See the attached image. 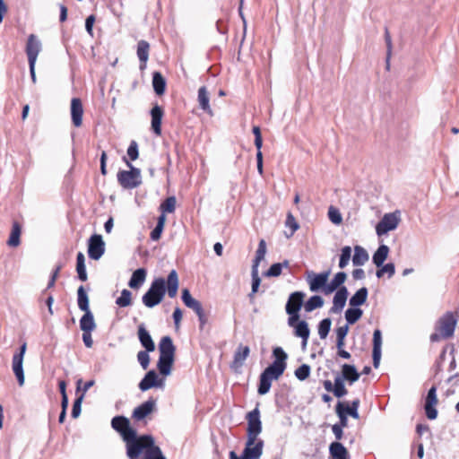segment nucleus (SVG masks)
<instances>
[{
	"label": "nucleus",
	"mask_w": 459,
	"mask_h": 459,
	"mask_svg": "<svg viewBox=\"0 0 459 459\" xmlns=\"http://www.w3.org/2000/svg\"><path fill=\"white\" fill-rule=\"evenodd\" d=\"M456 319L452 312L445 313L437 322L436 331L430 335L431 342H438L441 338L448 339L454 335Z\"/></svg>",
	"instance_id": "4"
},
{
	"label": "nucleus",
	"mask_w": 459,
	"mask_h": 459,
	"mask_svg": "<svg viewBox=\"0 0 459 459\" xmlns=\"http://www.w3.org/2000/svg\"><path fill=\"white\" fill-rule=\"evenodd\" d=\"M363 311L359 307H351L345 311L346 325L355 324L362 316Z\"/></svg>",
	"instance_id": "43"
},
{
	"label": "nucleus",
	"mask_w": 459,
	"mask_h": 459,
	"mask_svg": "<svg viewBox=\"0 0 459 459\" xmlns=\"http://www.w3.org/2000/svg\"><path fill=\"white\" fill-rule=\"evenodd\" d=\"M324 305V299L321 296L314 295L310 297L304 304V309L306 312H312L313 310L322 307Z\"/></svg>",
	"instance_id": "41"
},
{
	"label": "nucleus",
	"mask_w": 459,
	"mask_h": 459,
	"mask_svg": "<svg viewBox=\"0 0 459 459\" xmlns=\"http://www.w3.org/2000/svg\"><path fill=\"white\" fill-rule=\"evenodd\" d=\"M116 304L120 307H126L132 305V293L130 290L124 289L120 297L116 299Z\"/></svg>",
	"instance_id": "47"
},
{
	"label": "nucleus",
	"mask_w": 459,
	"mask_h": 459,
	"mask_svg": "<svg viewBox=\"0 0 459 459\" xmlns=\"http://www.w3.org/2000/svg\"><path fill=\"white\" fill-rule=\"evenodd\" d=\"M183 303L189 308H191L196 315L200 314L204 310L200 301L194 299L187 289L182 290L181 296Z\"/></svg>",
	"instance_id": "25"
},
{
	"label": "nucleus",
	"mask_w": 459,
	"mask_h": 459,
	"mask_svg": "<svg viewBox=\"0 0 459 459\" xmlns=\"http://www.w3.org/2000/svg\"><path fill=\"white\" fill-rule=\"evenodd\" d=\"M285 225L286 227L290 229V236H292L294 232L299 228V223L297 222L295 217L292 215L291 212H288L285 221Z\"/></svg>",
	"instance_id": "57"
},
{
	"label": "nucleus",
	"mask_w": 459,
	"mask_h": 459,
	"mask_svg": "<svg viewBox=\"0 0 459 459\" xmlns=\"http://www.w3.org/2000/svg\"><path fill=\"white\" fill-rule=\"evenodd\" d=\"M127 155L130 159V160H137L139 156V151H138V144L136 141L133 140L130 142V144L127 148Z\"/></svg>",
	"instance_id": "60"
},
{
	"label": "nucleus",
	"mask_w": 459,
	"mask_h": 459,
	"mask_svg": "<svg viewBox=\"0 0 459 459\" xmlns=\"http://www.w3.org/2000/svg\"><path fill=\"white\" fill-rule=\"evenodd\" d=\"M328 276L329 272H324L317 274H316L313 272H308L307 276V281L309 285V290L312 292H316L319 290H322L324 291L326 286Z\"/></svg>",
	"instance_id": "12"
},
{
	"label": "nucleus",
	"mask_w": 459,
	"mask_h": 459,
	"mask_svg": "<svg viewBox=\"0 0 459 459\" xmlns=\"http://www.w3.org/2000/svg\"><path fill=\"white\" fill-rule=\"evenodd\" d=\"M385 44H386V48H387V51H386V68L389 69V59L391 57V53H392V39H391V36H390V33H389V30L387 28L385 29Z\"/></svg>",
	"instance_id": "61"
},
{
	"label": "nucleus",
	"mask_w": 459,
	"mask_h": 459,
	"mask_svg": "<svg viewBox=\"0 0 459 459\" xmlns=\"http://www.w3.org/2000/svg\"><path fill=\"white\" fill-rule=\"evenodd\" d=\"M150 44L146 40H140L137 44V56L141 62L140 68H145L149 58Z\"/></svg>",
	"instance_id": "31"
},
{
	"label": "nucleus",
	"mask_w": 459,
	"mask_h": 459,
	"mask_svg": "<svg viewBox=\"0 0 459 459\" xmlns=\"http://www.w3.org/2000/svg\"><path fill=\"white\" fill-rule=\"evenodd\" d=\"M143 459H166V457L163 455L160 448L155 446L149 451H145Z\"/></svg>",
	"instance_id": "55"
},
{
	"label": "nucleus",
	"mask_w": 459,
	"mask_h": 459,
	"mask_svg": "<svg viewBox=\"0 0 459 459\" xmlns=\"http://www.w3.org/2000/svg\"><path fill=\"white\" fill-rule=\"evenodd\" d=\"M82 399H83V394H81L79 397H77L73 404L71 415L74 419H76L77 417H79V415L81 413V411H82L81 406H82Z\"/></svg>",
	"instance_id": "62"
},
{
	"label": "nucleus",
	"mask_w": 459,
	"mask_h": 459,
	"mask_svg": "<svg viewBox=\"0 0 459 459\" xmlns=\"http://www.w3.org/2000/svg\"><path fill=\"white\" fill-rule=\"evenodd\" d=\"M147 272L144 268L136 269L128 282V286L132 289H139L146 279Z\"/></svg>",
	"instance_id": "29"
},
{
	"label": "nucleus",
	"mask_w": 459,
	"mask_h": 459,
	"mask_svg": "<svg viewBox=\"0 0 459 459\" xmlns=\"http://www.w3.org/2000/svg\"><path fill=\"white\" fill-rule=\"evenodd\" d=\"M264 441L256 438H253L250 442V437H247L246 446L243 450V454L247 459H259L263 454Z\"/></svg>",
	"instance_id": "13"
},
{
	"label": "nucleus",
	"mask_w": 459,
	"mask_h": 459,
	"mask_svg": "<svg viewBox=\"0 0 459 459\" xmlns=\"http://www.w3.org/2000/svg\"><path fill=\"white\" fill-rule=\"evenodd\" d=\"M251 277H252V289L253 293H256L258 291L260 283H261V278L259 276L258 269L252 268L251 269Z\"/></svg>",
	"instance_id": "58"
},
{
	"label": "nucleus",
	"mask_w": 459,
	"mask_h": 459,
	"mask_svg": "<svg viewBox=\"0 0 459 459\" xmlns=\"http://www.w3.org/2000/svg\"><path fill=\"white\" fill-rule=\"evenodd\" d=\"M137 335L139 342H141L142 346L145 349V351H153L155 350L154 342L150 333L147 331L144 324H141L138 326Z\"/></svg>",
	"instance_id": "19"
},
{
	"label": "nucleus",
	"mask_w": 459,
	"mask_h": 459,
	"mask_svg": "<svg viewBox=\"0 0 459 459\" xmlns=\"http://www.w3.org/2000/svg\"><path fill=\"white\" fill-rule=\"evenodd\" d=\"M162 385V380H158V375L154 370L148 371L144 377L139 383V389L143 392L147 391L154 386Z\"/></svg>",
	"instance_id": "20"
},
{
	"label": "nucleus",
	"mask_w": 459,
	"mask_h": 459,
	"mask_svg": "<svg viewBox=\"0 0 459 459\" xmlns=\"http://www.w3.org/2000/svg\"><path fill=\"white\" fill-rule=\"evenodd\" d=\"M83 108L79 98H73L71 100V117L73 125L80 127L82 124Z\"/></svg>",
	"instance_id": "18"
},
{
	"label": "nucleus",
	"mask_w": 459,
	"mask_h": 459,
	"mask_svg": "<svg viewBox=\"0 0 459 459\" xmlns=\"http://www.w3.org/2000/svg\"><path fill=\"white\" fill-rule=\"evenodd\" d=\"M359 373L357 371L355 366L350 364H343L342 366V378L352 384L359 380Z\"/></svg>",
	"instance_id": "30"
},
{
	"label": "nucleus",
	"mask_w": 459,
	"mask_h": 459,
	"mask_svg": "<svg viewBox=\"0 0 459 459\" xmlns=\"http://www.w3.org/2000/svg\"><path fill=\"white\" fill-rule=\"evenodd\" d=\"M290 326L294 328L295 336L301 338L303 346H306L310 334L307 323L299 319Z\"/></svg>",
	"instance_id": "21"
},
{
	"label": "nucleus",
	"mask_w": 459,
	"mask_h": 459,
	"mask_svg": "<svg viewBox=\"0 0 459 459\" xmlns=\"http://www.w3.org/2000/svg\"><path fill=\"white\" fill-rule=\"evenodd\" d=\"M22 233V226L18 221H13L12 226V231L7 241L9 247H16L20 245V237Z\"/></svg>",
	"instance_id": "38"
},
{
	"label": "nucleus",
	"mask_w": 459,
	"mask_h": 459,
	"mask_svg": "<svg viewBox=\"0 0 459 459\" xmlns=\"http://www.w3.org/2000/svg\"><path fill=\"white\" fill-rule=\"evenodd\" d=\"M368 260V254L366 249L360 246H355L352 264L355 266H361Z\"/></svg>",
	"instance_id": "35"
},
{
	"label": "nucleus",
	"mask_w": 459,
	"mask_h": 459,
	"mask_svg": "<svg viewBox=\"0 0 459 459\" xmlns=\"http://www.w3.org/2000/svg\"><path fill=\"white\" fill-rule=\"evenodd\" d=\"M147 351H141L137 354V360L143 369H147L150 364V356Z\"/></svg>",
	"instance_id": "59"
},
{
	"label": "nucleus",
	"mask_w": 459,
	"mask_h": 459,
	"mask_svg": "<svg viewBox=\"0 0 459 459\" xmlns=\"http://www.w3.org/2000/svg\"><path fill=\"white\" fill-rule=\"evenodd\" d=\"M152 86L157 95L160 96L164 94L166 90V80L160 72L153 73Z\"/></svg>",
	"instance_id": "37"
},
{
	"label": "nucleus",
	"mask_w": 459,
	"mask_h": 459,
	"mask_svg": "<svg viewBox=\"0 0 459 459\" xmlns=\"http://www.w3.org/2000/svg\"><path fill=\"white\" fill-rule=\"evenodd\" d=\"M76 272L78 278L82 281H86L88 279L86 267H85V257L82 252H79L76 256Z\"/></svg>",
	"instance_id": "39"
},
{
	"label": "nucleus",
	"mask_w": 459,
	"mask_h": 459,
	"mask_svg": "<svg viewBox=\"0 0 459 459\" xmlns=\"http://www.w3.org/2000/svg\"><path fill=\"white\" fill-rule=\"evenodd\" d=\"M389 254V247L386 245H380L374 253L372 261L377 267H381L386 260Z\"/></svg>",
	"instance_id": "33"
},
{
	"label": "nucleus",
	"mask_w": 459,
	"mask_h": 459,
	"mask_svg": "<svg viewBox=\"0 0 459 459\" xmlns=\"http://www.w3.org/2000/svg\"><path fill=\"white\" fill-rule=\"evenodd\" d=\"M329 453L332 459H347L348 451L340 442H333L329 446Z\"/></svg>",
	"instance_id": "32"
},
{
	"label": "nucleus",
	"mask_w": 459,
	"mask_h": 459,
	"mask_svg": "<svg viewBox=\"0 0 459 459\" xmlns=\"http://www.w3.org/2000/svg\"><path fill=\"white\" fill-rule=\"evenodd\" d=\"M272 381L273 379L265 376V374L261 373L257 393L261 395L266 394L270 391Z\"/></svg>",
	"instance_id": "45"
},
{
	"label": "nucleus",
	"mask_w": 459,
	"mask_h": 459,
	"mask_svg": "<svg viewBox=\"0 0 459 459\" xmlns=\"http://www.w3.org/2000/svg\"><path fill=\"white\" fill-rule=\"evenodd\" d=\"M360 401L359 398L353 400L350 406H345V414L350 415L351 417L354 419H359V415L358 412L359 407Z\"/></svg>",
	"instance_id": "53"
},
{
	"label": "nucleus",
	"mask_w": 459,
	"mask_h": 459,
	"mask_svg": "<svg viewBox=\"0 0 459 459\" xmlns=\"http://www.w3.org/2000/svg\"><path fill=\"white\" fill-rule=\"evenodd\" d=\"M179 286L178 275L176 270H171L168 275L167 281L162 278H155L151 283L148 290L142 297L143 305L147 307H154L159 305L166 292L169 297L173 299L177 296Z\"/></svg>",
	"instance_id": "1"
},
{
	"label": "nucleus",
	"mask_w": 459,
	"mask_h": 459,
	"mask_svg": "<svg viewBox=\"0 0 459 459\" xmlns=\"http://www.w3.org/2000/svg\"><path fill=\"white\" fill-rule=\"evenodd\" d=\"M176 197L175 196H169L164 200V202L161 203L160 205V210L161 212V214H164L166 212L171 213L176 209Z\"/></svg>",
	"instance_id": "48"
},
{
	"label": "nucleus",
	"mask_w": 459,
	"mask_h": 459,
	"mask_svg": "<svg viewBox=\"0 0 459 459\" xmlns=\"http://www.w3.org/2000/svg\"><path fill=\"white\" fill-rule=\"evenodd\" d=\"M348 294L349 292L345 286L338 289L333 299V307L330 308L331 313L336 314L342 310L346 304Z\"/></svg>",
	"instance_id": "17"
},
{
	"label": "nucleus",
	"mask_w": 459,
	"mask_h": 459,
	"mask_svg": "<svg viewBox=\"0 0 459 459\" xmlns=\"http://www.w3.org/2000/svg\"><path fill=\"white\" fill-rule=\"evenodd\" d=\"M368 294V291L366 287L360 288L350 299V305L353 307H359L366 302Z\"/></svg>",
	"instance_id": "36"
},
{
	"label": "nucleus",
	"mask_w": 459,
	"mask_h": 459,
	"mask_svg": "<svg viewBox=\"0 0 459 459\" xmlns=\"http://www.w3.org/2000/svg\"><path fill=\"white\" fill-rule=\"evenodd\" d=\"M281 265L278 263L273 264L270 268L264 273L267 277H278L281 273Z\"/></svg>",
	"instance_id": "63"
},
{
	"label": "nucleus",
	"mask_w": 459,
	"mask_h": 459,
	"mask_svg": "<svg viewBox=\"0 0 459 459\" xmlns=\"http://www.w3.org/2000/svg\"><path fill=\"white\" fill-rule=\"evenodd\" d=\"M346 278L347 274L344 272L337 273L330 283H326L324 293L327 295L333 292L334 290L337 291L339 288L342 287V284L346 281Z\"/></svg>",
	"instance_id": "27"
},
{
	"label": "nucleus",
	"mask_w": 459,
	"mask_h": 459,
	"mask_svg": "<svg viewBox=\"0 0 459 459\" xmlns=\"http://www.w3.org/2000/svg\"><path fill=\"white\" fill-rule=\"evenodd\" d=\"M126 443V455L130 459H137L141 453L149 451L155 446L154 439L151 435L137 437L136 432L131 439H124Z\"/></svg>",
	"instance_id": "3"
},
{
	"label": "nucleus",
	"mask_w": 459,
	"mask_h": 459,
	"mask_svg": "<svg viewBox=\"0 0 459 459\" xmlns=\"http://www.w3.org/2000/svg\"><path fill=\"white\" fill-rule=\"evenodd\" d=\"M150 114L152 117V130L157 136H160L161 135V121L164 116V110L156 103L151 109Z\"/></svg>",
	"instance_id": "16"
},
{
	"label": "nucleus",
	"mask_w": 459,
	"mask_h": 459,
	"mask_svg": "<svg viewBox=\"0 0 459 459\" xmlns=\"http://www.w3.org/2000/svg\"><path fill=\"white\" fill-rule=\"evenodd\" d=\"M197 100L199 104V108L207 113L210 117H212L213 111L210 106V97L207 88L205 86H202L198 90Z\"/></svg>",
	"instance_id": "22"
},
{
	"label": "nucleus",
	"mask_w": 459,
	"mask_h": 459,
	"mask_svg": "<svg viewBox=\"0 0 459 459\" xmlns=\"http://www.w3.org/2000/svg\"><path fill=\"white\" fill-rule=\"evenodd\" d=\"M332 321L330 318H325L318 324V335L321 339H325L330 332Z\"/></svg>",
	"instance_id": "50"
},
{
	"label": "nucleus",
	"mask_w": 459,
	"mask_h": 459,
	"mask_svg": "<svg viewBox=\"0 0 459 459\" xmlns=\"http://www.w3.org/2000/svg\"><path fill=\"white\" fill-rule=\"evenodd\" d=\"M250 349L248 346L239 344L234 353L232 368H240L249 356Z\"/></svg>",
	"instance_id": "26"
},
{
	"label": "nucleus",
	"mask_w": 459,
	"mask_h": 459,
	"mask_svg": "<svg viewBox=\"0 0 459 459\" xmlns=\"http://www.w3.org/2000/svg\"><path fill=\"white\" fill-rule=\"evenodd\" d=\"M437 403V387L433 385L428 392L425 402V412L429 420H436L437 417V411L435 408Z\"/></svg>",
	"instance_id": "14"
},
{
	"label": "nucleus",
	"mask_w": 459,
	"mask_h": 459,
	"mask_svg": "<svg viewBox=\"0 0 459 459\" xmlns=\"http://www.w3.org/2000/svg\"><path fill=\"white\" fill-rule=\"evenodd\" d=\"M41 50V43L34 34L28 37L26 44V54L29 63H36L37 57Z\"/></svg>",
	"instance_id": "15"
},
{
	"label": "nucleus",
	"mask_w": 459,
	"mask_h": 459,
	"mask_svg": "<svg viewBox=\"0 0 459 459\" xmlns=\"http://www.w3.org/2000/svg\"><path fill=\"white\" fill-rule=\"evenodd\" d=\"M328 218L329 220L336 225H339L342 221V217L340 211L333 206H330L328 209Z\"/></svg>",
	"instance_id": "56"
},
{
	"label": "nucleus",
	"mask_w": 459,
	"mask_h": 459,
	"mask_svg": "<svg viewBox=\"0 0 459 459\" xmlns=\"http://www.w3.org/2000/svg\"><path fill=\"white\" fill-rule=\"evenodd\" d=\"M165 221H166V216L164 214H160L158 217L157 224H156L155 228L151 232V238L153 241H157L160 238L161 233L164 229Z\"/></svg>",
	"instance_id": "44"
},
{
	"label": "nucleus",
	"mask_w": 459,
	"mask_h": 459,
	"mask_svg": "<svg viewBox=\"0 0 459 459\" xmlns=\"http://www.w3.org/2000/svg\"><path fill=\"white\" fill-rule=\"evenodd\" d=\"M246 419L247 420V437H250L251 441L253 438H257L262 431V422L258 407L256 406L253 411H249Z\"/></svg>",
	"instance_id": "8"
},
{
	"label": "nucleus",
	"mask_w": 459,
	"mask_h": 459,
	"mask_svg": "<svg viewBox=\"0 0 459 459\" xmlns=\"http://www.w3.org/2000/svg\"><path fill=\"white\" fill-rule=\"evenodd\" d=\"M349 332V325H344L335 329L336 333V347L337 349L343 348L345 345V337Z\"/></svg>",
	"instance_id": "46"
},
{
	"label": "nucleus",
	"mask_w": 459,
	"mask_h": 459,
	"mask_svg": "<svg viewBox=\"0 0 459 459\" xmlns=\"http://www.w3.org/2000/svg\"><path fill=\"white\" fill-rule=\"evenodd\" d=\"M381 345H382V335L381 331L376 329L373 333V365L377 368L379 366L381 358Z\"/></svg>",
	"instance_id": "23"
},
{
	"label": "nucleus",
	"mask_w": 459,
	"mask_h": 459,
	"mask_svg": "<svg viewBox=\"0 0 459 459\" xmlns=\"http://www.w3.org/2000/svg\"><path fill=\"white\" fill-rule=\"evenodd\" d=\"M12 368L17 378L20 386L24 385V371H23V359L21 357L13 356Z\"/></svg>",
	"instance_id": "28"
},
{
	"label": "nucleus",
	"mask_w": 459,
	"mask_h": 459,
	"mask_svg": "<svg viewBox=\"0 0 459 459\" xmlns=\"http://www.w3.org/2000/svg\"><path fill=\"white\" fill-rule=\"evenodd\" d=\"M266 253V243L264 239H261L253 260L252 268L258 269L259 264L264 258Z\"/></svg>",
	"instance_id": "42"
},
{
	"label": "nucleus",
	"mask_w": 459,
	"mask_h": 459,
	"mask_svg": "<svg viewBox=\"0 0 459 459\" xmlns=\"http://www.w3.org/2000/svg\"><path fill=\"white\" fill-rule=\"evenodd\" d=\"M129 170H119L117 175L118 184L124 189H134L142 184L141 170L132 165L126 158H123Z\"/></svg>",
	"instance_id": "5"
},
{
	"label": "nucleus",
	"mask_w": 459,
	"mask_h": 459,
	"mask_svg": "<svg viewBox=\"0 0 459 459\" xmlns=\"http://www.w3.org/2000/svg\"><path fill=\"white\" fill-rule=\"evenodd\" d=\"M351 255V247L349 246L342 248V253L339 260V267L343 269L349 264Z\"/></svg>",
	"instance_id": "51"
},
{
	"label": "nucleus",
	"mask_w": 459,
	"mask_h": 459,
	"mask_svg": "<svg viewBox=\"0 0 459 459\" xmlns=\"http://www.w3.org/2000/svg\"><path fill=\"white\" fill-rule=\"evenodd\" d=\"M80 328L82 332H92L96 328L94 316L91 311H85L80 319Z\"/></svg>",
	"instance_id": "34"
},
{
	"label": "nucleus",
	"mask_w": 459,
	"mask_h": 459,
	"mask_svg": "<svg viewBox=\"0 0 459 459\" xmlns=\"http://www.w3.org/2000/svg\"><path fill=\"white\" fill-rule=\"evenodd\" d=\"M310 371L311 368L309 365L302 364L295 370L294 375L299 380L304 381L309 377Z\"/></svg>",
	"instance_id": "54"
},
{
	"label": "nucleus",
	"mask_w": 459,
	"mask_h": 459,
	"mask_svg": "<svg viewBox=\"0 0 459 459\" xmlns=\"http://www.w3.org/2000/svg\"><path fill=\"white\" fill-rule=\"evenodd\" d=\"M274 360L262 373L265 374L271 379L277 380L284 372L287 367V353L281 347H276L273 351Z\"/></svg>",
	"instance_id": "6"
},
{
	"label": "nucleus",
	"mask_w": 459,
	"mask_h": 459,
	"mask_svg": "<svg viewBox=\"0 0 459 459\" xmlns=\"http://www.w3.org/2000/svg\"><path fill=\"white\" fill-rule=\"evenodd\" d=\"M111 427L118 432L123 439H131L134 437L136 432L130 426L129 420L125 416H116L111 420Z\"/></svg>",
	"instance_id": "9"
},
{
	"label": "nucleus",
	"mask_w": 459,
	"mask_h": 459,
	"mask_svg": "<svg viewBox=\"0 0 459 459\" xmlns=\"http://www.w3.org/2000/svg\"><path fill=\"white\" fill-rule=\"evenodd\" d=\"M333 393L337 398L343 397L348 393L344 385L343 379L340 376L336 377L334 379V387Z\"/></svg>",
	"instance_id": "49"
},
{
	"label": "nucleus",
	"mask_w": 459,
	"mask_h": 459,
	"mask_svg": "<svg viewBox=\"0 0 459 459\" xmlns=\"http://www.w3.org/2000/svg\"><path fill=\"white\" fill-rule=\"evenodd\" d=\"M160 357L157 363L160 373L168 376L171 372L176 347L170 336H163L159 343Z\"/></svg>",
	"instance_id": "2"
},
{
	"label": "nucleus",
	"mask_w": 459,
	"mask_h": 459,
	"mask_svg": "<svg viewBox=\"0 0 459 459\" xmlns=\"http://www.w3.org/2000/svg\"><path fill=\"white\" fill-rule=\"evenodd\" d=\"M95 22V16L93 14L88 16L85 21L86 31L92 37L93 36V24Z\"/></svg>",
	"instance_id": "64"
},
{
	"label": "nucleus",
	"mask_w": 459,
	"mask_h": 459,
	"mask_svg": "<svg viewBox=\"0 0 459 459\" xmlns=\"http://www.w3.org/2000/svg\"><path fill=\"white\" fill-rule=\"evenodd\" d=\"M305 293L302 291L292 292L286 303L285 310L289 315L288 325H292L293 323L299 319V310L303 305Z\"/></svg>",
	"instance_id": "7"
},
{
	"label": "nucleus",
	"mask_w": 459,
	"mask_h": 459,
	"mask_svg": "<svg viewBox=\"0 0 459 459\" xmlns=\"http://www.w3.org/2000/svg\"><path fill=\"white\" fill-rule=\"evenodd\" d=\"M155 407V401L152 399H149L148 401L143 403L138 407H136L133 411V418L141 420H143L147 415H149Z\"/></svg>",
	"instance_id": "24"
},
{
	"label": "nucleus",
	"mask_w": 459,
	"mask_h": 459,
	"mask_svg": "<svg viewBox=\"0 0 459 459\" xmlns=\"http://www.w3.org/2000/svg\"><path fill=\"white\" fill-rule=\"evenodd\" d=\"M336 413L340 419V421H339V423H337V426H339L342 429L347 427L348 419H347V415L345 414L343 403L341 402H339L336 405Z\"/></svg>",
	"instance_id": "52"
},
{
	"label": "nucleus",
	"mask_w": 459,
	"mask_h": 459,
	"mask_svg": "<svg viewBox=\"0 0 459 459\" xmlns=\"http://www.w3.org/2000/svg\"><path fill=\"white\" fill-rule=\"evenodd\" d=\"M105 253V243L102 237L93 234L88 240V255L92 260H99Z\"/></svg>",
	"instance_id": "10"
},
{
	"label": "nucleus",
	"mask_w": 459,
	"mask_h": 459,
	"mask_svg": "<svg viewBox=\"0 0 459 459\" xmlns=\"http://www.w3.org/2000/svg\"><path fill=\"white\" fill-rule=\"evenodd\" d=\"M77 303L78 307L82 311H91L89 308V298L83 286H80L77 290Z\"/></svg>",
	"instance_id": "40"
},
{
	"label": "nucleus",
	"mask_w": 459,
	"mask_h": 459,
	"mask_svg": "<svg viewBox=\"0 0 459 459\" xmlns=\"http://www.w3.org/2000/svg\"><path fill=\"white\" fill-rule=\"evenodd\" d=\"M399 224V218L395 213H386L376 226V232L378 236H383L388 231L394 230Z\"/></svg>",
	"instance_id": "11"
}]
</instances>
